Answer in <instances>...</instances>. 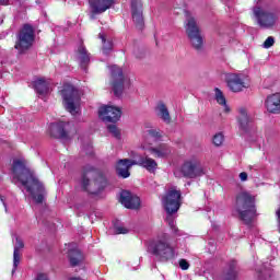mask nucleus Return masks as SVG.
<instances>
[{
    "label": "nucleus",
    "mask_w": 280,
    "mask_h": 280,
    "mask_svg": "<svg viewBox=\"0 0 280 280\" xmlns=\"http://www.w3.org/2000/svg\"><path fill=\"white\" fill-rule=\"evenodd\" d=\"M11 174L15 183H21L25 187L27 194H30L36 205H43V200H45V186L30 171L25 158H15L13 160Z\"/></svg>",
    "instance_id": "f257e3e1"
},
{
    "label": "nucleus",
    "mask_w": 280,
    "mask_h": 280,
    "mask_svg": "<svg viewBox=\"0 0 280 280\" xmlns=\"http://www.w3.org/2000/svg\"><path fill=\"white\" fill-rule=\"evenodd\" d=\"M162 205L167 213L166 222L173 231V235L180 237L183 231L176 228V219H174V213H178V209H180V189L176 186L168 188L166 195L162 198Z\"/></svg>",
    "instance_id": "f03ea898"
},
{
    "label": "nucleus",
    "mask_w": 280,
    "mask_h": 280,
    "mask_svg": "<svg viewBox=\"0 0 280 280\" xmlns=\"http://www.w3.org/2000/svg\"><path fill=\"white\" fill-rule=\"evenodd\" d=\"M149 252L155 256L158 261L167 262L178 257L176 246L170 243V234L162 233L153 238L149 244Z\"/></svg>",
    "instance_id": "7ed1b4c3"
},
{
    "label": "nucleus",
    "mask_w": 280,
    "mask_h": 280,
    "mask_svg": "<svg viewBox=\"0 0 280 280\" xmlns=\"http://www.w3.org/2000/svg\"><path fill=\"white\" fill-rule=\"evenodd\" d=\"M108 185L106 176L101 171H97L91 165L83 167L81 187L83 191L97 196L104 191V188Z\"/></svg>",
    "instance_id": "20e7f679"
},
{
    "label": "nucleus",
    "mask_w": 280,
    "mask_h": 280,
    "mask_svg": "<svg viewBox=\"0 0 280 280\" xmlns=\"http://www.w3.org/2000/svg\"><path fill=\"white\" fill-rule=\"evenodd\" d=\"M236 211L247 226L253 224V220L257 218V208L255 207V196L250 192L243 191L236 197Z\"/></svg>",
    "instance_id": "39448f33"
},
{
    "label": "nucleus",
    "mask_w": 280,
    "mask_h": 280,
    "mask_svg": "<svg viewBox=\"0 0 280 280\" xmlns=\"http://www.w3.org/2000/svg\"><path fill=\"white\" fill-rule=\"evenodd\" d=\"M61 95L66 109L72 115H78V113H80L81 101L80 90L75 89L71 84H66L63 85Z\"/></svg>",
    "instance_id": "423d86ee"
},
{
    "label": "nucleus",
    "mask_w": 280,
    "mask_h": 280,
    "mask_svg": "<svg viewBox=\"0 0 280 280\" xmlns=\"http://www.w3.org/2000/svg\"><path fill=\"white\" fill-rule=\"evenodd\" d=\"M174 176L177 178H180V176L185 178H198L199 176H205V168L198 159L192 158L185 161L179 171L175 170Z\"/></svg>",
    "instance_id": "0eeeda50"
},
{
    "label": "nucleus",
    "mask_w": 280,
    "mask_h": 280,
    "mask_svg": "<svg viewBox=\"0 0 280 280\" xmlns=\"http://www.w3.org/2000/svg\"><path fill=\"white\" fill-rule=\"evenodd\" d=\"M110 84L113 86L114 95L116 97H121L125 86H130V78L124 74V70L118 66H110Z\"/></svg>",
    "instance_id": "6e6552de"
},
{
    "label": "nucleus",
    "mask_w": 280,
    "mask_h": 280,
    "mask_svg": "<svg viewBox=\"0 0 280 280\" xmlns=\"http://www.w3.org/2000/svg\"><path fill=\"white\" fill-rule=\"evenodd\" d=\"M253 14L257 25L262 30H270L277 25V13L272 12L267 7H254Z\"/></svg>",
    "instance_id": "1a4fd4ad"
},
{
    "label": "nucleus",
    "mask_w": 280,
    "mask_h": 280,
    "mask_svg": "<svg viewBox=\"0 0 280 280\" xmlns=\"http://www.w3.org/2000/svg\"><path fill=\"white\" fill-rule=\"evenodd\" d=\"M50 131L52 137H57V139H61L62 141H70L78 132L73 122L62 121L50 124Z\"/></svg>",
    "instance_id": "9d476101"
},
{
    "label": "nucleus",
    "mask_w": 280,
    "mask_h": 280,
    "mask_svg": "<svg viewBox=\"0 0 280 280\" xmlns=\"http://www.w3.org/2000/svg\"><path fill=\"white\" fill-rule=\"evenodd\" d=\"M34 27L30 24H24L18 35L15 49H18L20 54H23V51H26V49H30V47L34 45Z\"/></svg>",
    "instance_id": "9b49d317"
},
{
    "label": "nucleus",
    "mask_w": 280,
    "mask_h": 280,
    "mask_svg": "<svg viewBox=\"0 0 280 280\" xmlns=\"http://www.w3.org/2000/svg\"><path fill=\"white\" fill-rule=\"evenodd\" d=\"M186 34L195 49H202V35H200V27L196 23V19L188 16L186 20Z\"/></svg>",
    "instance_id": "f8f14e48"
},
{
    "label": "nucleus",
    "mask_w": 280,
    "mask_h": 280,
    "mask_svg": "<svg viewBox=\"0 0 280 280\" xmlns=\"http://www.w3.org/2000/svg\"><path fill=\"white\" fill-rule=\"evenodd\" d=\"M113 5H115V0H89V16L91 21H95L97 14H104Z\"/></svg>",
    "instance_id": "ddd939ff"
},
{
    "label": "nucleus",
    "mask_w": 280,
    "mask_h": 280,
    "mask_svg": "<svg viewBox=\"0 0 280 280\" xmlns=\"http://www.w3.org/2000/svg\"><path fill=\"white\" fill-rule=\"evenodd\" d=\"M98 117L102 121L117 124L121 119V108L113 105H104L98 109Z\"/></svg>",
    "instance_id": "4468645a"
},
{
    "label": "nucleus",
    "mask_w": 280,
    "mask_h": 280,
    "mask_svg": "<svg viewBox=\"0 0 280 280\" xmlns=\"http://www.w3.org/2000/svg\"><path fill=\"white\" fill-rule=\"evenodd\" d=\"M238 127L243 135L255 132V129L253 128V117L248 115V112L244 107L238 109Z\"/></svg>",
    "instance_id": "2eb2a0df"
},
{
    "label": "nucleus",
    "mask_w": 280,
    "mask_h": 280,
    "mask_svg": "<svg viewBox=\"0 0 280 280\" xmlns=\"http://www.w3.org/2000/svg\"><path fill=\"white\" fill-rule=\"evenodd\" d=\"M225 82L232 93H240L241 91H244V89H246L244 79H242V75L236 73L225 74Z\"/></svg>",
    "instance_id": "dca6fc26"
},
{
    "label": "nucleus",
    "mask_w": 280,
    "mask_h": 280,
    "mask_svg": "<svg viewBox=\"0 0 280 280\" xmlns=\"http://www.w3.org/2000/svg\"><path fill=\"white\" fill-rule=\"evenodd\" d=\"M131 14L138 30H143V3L141 0H131Z\"/></svg>",
    "instance_id": "f3484780"
},
{
    "label": "nucleus",
    "mask_w": 280,
    "mask_h": 280,
    "mask_svg": "<svg viewBox=\"0 0 280 280\" xmlns=\"http://www.w3.org/2000/svg\"><path fill=\"white\" fill-rule=\"evenodd\" d=\"M119 202L122 203L126 209H139L141 206V199L128 190L120 192Z\"/></svg>",
    "instance_id": "a211bd4d"
},
{
    "label": "nucleus",
    "mask_w": 280,
    "mask_h": 280,
    "mask_svg": "<svg viewBox=\"0 0 280 280\" xmlns=\"http://www.w3.org/2000/svg\"><path fill=\"white\" fill-rule=\"evenodd\" d=\"M66 246L68 250L70 266H80V264L84 261V255L82 254V252H80V249H78V245L75 243H69Z\"/></svg>",
    "instance_id": "6ab92c4d"
},
{
    "label": "nucleus",
    "mask_w": 280,
    "mask_h": 280,
    "mask_svg": "<svg viewBox=\"0 0 280 280\" xmlns=\"http://www.w3.org/2000/svg\"><path fill=\"white\" fill-rule=\"evenodd\" d=\"M137 165V160L122 159L116 164V172L120 178H130V167Z\"/></svg>",
    "instance_id": "aec40b11"
},
{
    "label": "nucleus",
    "mask_w": 280,
    "mask_h": 280,
    "mask_svg": "<svg viewBox=\"0 0 280 280\" xmlns=\"http://www.w3.org/2000/svg\"><path fill=\"white\" fill-rule=\"evenodd\" d=\"M33 86L36 93L40 97H44L45 95H48L49 91H51V81L47 78H37L34 80Z\"/></svg>",
    "instance_id": "412c9836"
},
{
    "label": "nucleus",
    "mask_w": 280,
    "mask_h": 280,
    "mask_svg": "<svg viewBox=\"0 0 280 280\" xmlns=\"http://www.w3.org/2000/svg\"><path fill=\"white\" fill-rule=\"evenodd\" d=\"M136 165H139L140 167H143L147 170V172H150V174H154L156 170H159V163L152 158H149L148 155H139L136 160Z\"/></svg>",
    "instance_id": "4be33fe9"
},
{
    "label": "nucleus",
    "mask_w": 280,
    "mask_h": 280,
    "mask_svg": "<svg viewBox=\"0 0 280 280\" xmlns=\"http://www.w3.org/2000/svg\"><path fill=\"white\" fill-rule=\"evenodd\" d=\"M265 108L272 115H279L280 113V93H273L268 95L265 101Z\"/></svg>",
    "instance_id": "5701e85b"
},
{
    "label": "nucleus",
    "mask_w": 280,
    "mask_h": 280,
    "mask_svg": "<svg viewBox=\"0 0 280 280\" xmlns=\"http://www.w3.org/2000/svg\"><path fill=\"white\" fill-rule=\"evenodd\" d=\"M75 56L81 69L86 73L89 65L91 62V55L89 54V51H86V47L80 44L75 52Z\"/></svg>",
    "instance_id": "b1692460"
},
{
    "label": "nucleus",
    "mask_w": 280,
    "mask_h": 280,
    "mask_svg": "<svg viewBox=\"0 0 280 280\" xmlns=\"http://www.w3.org/2000/svg\"><path fill=\"white\" fill-rule=\"evenodd\" d=\"M148 152L155 156V159H167L172 154V149L166 143H161L158 147H149Z\"/></svg>",
    "instance_id": "393cba45"
},
{
    "label": "nucleus",
    "mask_w": 280,
    "mask_h": 280,
    "mask_svg": "<svg viewBox=\"0 0 280 280\" xmlns=\"http://www.w3.org/2000/svg\"><path fill=\"white\" fill-rule=\"evenodd\" d=\"M15 237V244H14V250H13V269L12 275L16 272V268H19V264H21V249L25 247V244L23 243V240L21 237L14 235Z\"/></svg>",
    "instance_id": "a878e982"
},
{
    "label": "nucleus",
    "mask_w": 280,
    "mask_h": 280,
    "mask_svg": "<svg viewBox=\"0 0 280 280\" xmlns=\"http://www.w3.org/2000/svg\"><path fill=\"white\" fill-rule=\"evenodd\" d=\"M155 115L164 121V124H172V116L170 115V109L167 108V105L163 103V101H159L155 105Z\"/></svg>",
    "instance_id": "bb28decb"
},
{
    "label": "nucleus",
    "mask_w": 280,
    "mask_h": 280,
    "mask_svg": "<svg viewBox=\"0 0 280 280\" xmlns=\"http://www.w3.org/2000/svg\"><path fill=\"white\" fill-rule=\"evenodd\" d=\"M224 280H237V261L231 260L228 265V271Z\"/></svg>",
    "instance_id": "cd10ccee"
},
{
    "label": "nucleus",
    "mask_w": 280,
    "mask_h": 280,
    "mask_svg": "<svg viewBox=\"0 0 280 280\" xmlns=\"http://www.w3.org/2000/svg\"><path fill=\"white\" fill-rule=\"evenodd\" d=\"M214 100L217 103L220 104V106H223L225 113H229L231 110L229 108V105L226 104V97L224 96V93H222V90L218 88L214 89Z\"/></svg>",
    "instance_id": "c85d7f7f"
},
{
    "label": "nucleus",
    "mask_w": 280,
    "mask_h": 280,
    "mask_svg": "<svg viewBox=\"0 0 280 280\" xmlns=\"http://www.w3.org/2000/svg\"><path fill=\"white\" fill-rule=\"evenodd\" d=\"M100 38L103 43V54L104 56H108V54H110V51H113V40L108 39L106 40V36H104V34L100 33Z\"/></svg>",
    "instance_id": "c756f323"
},
{
    "label": "nucleus",
    "mask_w": 280,
    "mask_h": 280,
    "mask_svg": "<svg viewBox=\"0 0 280 280\" xmlns=\"http://www.w3.org/2000/svg\"><path fill=\"white\" fill-rule=\"evenodd\" d=\"M262 270L258 271L259 272V280H264V279H270V277H272V267H270V264L265 262L262 265Z\"/></svg>",
    "instance_id": "7c9ffc66"
},
{
    "label": "nucleus",
    "mask_w": 280,
    "mask_h": 280,
    "mask_svg": "<svg viewBox=\"0 0 280 280\" xmlns=\"http://www.w3.org/2000/svg\"><path fill=\"white\" fill-rule=\"evenodd\" d=\"M108 132L115 137V139H121V131L117 128V125H109L107 126Z\"/></svg>",
    "instance_id": "2f4dec72"
},
{
    "label": "nucleus",
    "mask_w": 280,
    "mask_h": 280,
    "mask_svg": "<svg viewBox=\"0 0 280 280\" xmlns=\"http://www.w3.org/2000/svg\"><path fill=\"white\" fill-rule=\"evenodd\" d=\"M114 232L116 235H126L127 233L130 232L126 226L119 225L117 223L114 224Z\"/></svg>",
    "instance_id": "473e14b6"
},
{
    "label": "nucleus",
    "mask_w": 280,
    "mask_h": 280,
    "mask_svg": "<svg viewBox=\"0 0 280 280\" xmlns=\"http://www.w3.org/2000/svg\"><path fill=\"white\" fill-rule=\"evenodd\" d=\"M212 143L217 147L222 145V143H224V135L222 132L214 135L212 138Z\"/></svg>",
    "instance_id": "72a5a7b5"
},
{
    "label": "nucleus",
    "mask_w": 280,
    "mask_h": 280,
    "mask_svg": "<svg viewBox=\"0 0 280 280\" xmlns=\"http://www.w3.org/2000/svg\"><path fill=\"white\" fill-rule=\"evenodd\" d=\"M147 132L148 137H150V139H153V141H159V139H161V132L156 131V129H150Z\"/></svg>",
    "instance_id": "f704fd0d"
},
{
    "label": "nucleus",
    "mask_w": 280,
    "mask_h": 280,
    "mask_svg": "<svg viewBox=\"0 0 280 280\" xmlns=\"http://www.w3.org/2000/svg\"><path fill=\"white\" fill-rule=\"evenodd\" d=\"M275 45V37L269 36L262 44L264 49H270Z\"/></svg>",
    "instance_id": "c9c22d12"
},
{
    "label": "nucleus",
    "mask_w": 280,
    "mask_h": 280,
    "mask_svg": "<svg viewBox=\"0 0 280 280\" xmlns=\"http://www.w3.org/2000/svg\"><path fill=\"white\" fill-rule=\"evenodd\" d=\"M179 268L180 270H189V261L185 258L179 259Z\"/></svg>",
    "instance_id": "e433bc0d"
},
{
    "label": "nucleus",
    "mask_w": 280,
    "mask_h": 280,
    "mask_svg": "<svg viewBox=\"0 0 280 280\" xmlns=\"http://www.w3.org/2000/svg\"><path fill=\"white\" fill-rule=\"evenodd\" d=\"M238 178L240 180H242V183H246V180H248V173L246 172L240 173Z\"/></svg>",
    "instance_id": "4c0bfd02"
},
{
    "label": "nucleus",
    "mask_w": 280,
    "mask_h": 280,
    "mask_svg": "<svg viewBox=\"0 0 280 280\" xmlns=\"http://www.w3.org/2000/svg\"><path fill=\"white\" fill-rule=\"evenodd\" d=\"M209 253H215V241L211 240L208 247Z\"/></svg>",
    "instance_id": "58836bf2"
},
{
    "label": "nucleus",
    "mask_w": 280,
    "mask_h": 280,
    "mask_svg": "<svg viewBox=\"0 0 280 280\" xmlns=\"http://www.w3.org/2000/svg\"><path fill=\"white\" fill-rule=\"evenodd\" d=\"M250 172H259L261 170V166L255 164L249 166Z\"/></svg>",
    "instance_id": "ea45409f"
},
{
    "label": "nucleus",
    "mask_w": 280,
    "mask_h": 280,
    "mask_svg": "<svg viewBox=\"0 0 280 280\" xmlns=\"http://www.w3.org/2000/svg\"><path fill=\"white\" fill-rule=\"evenodd\" d=\"M36 280H49V278L47 277V275L45 273H39L36 278Z\"/></svg>",
    "instance_id": "a19ab883"
},
{
    "label": "nucleus",
    "mask_w": 280,
    "mask_h": 280,
    "mask_svg": "<svg viewBox=\"0 0 280 280\" xmlns=\"http://www.w3.org/2000/svg\"><path fill=\"white\" fill-rule=\"evenodd\" d=\"M0 200L4 207V211L8 213V205H5V200H3V196L0 195Z\"/></svg>",
    "instance_id": "79ce46f5"
},
{
    "label": "nucleus",
    "mask_w": 280,
    "mask_h": 280,
    "mask_svg": "<svg viewBox=\"0 0 280 280\" xmlns=\"http://www.w3.org/2000/svg\"><path fill=\"white\" fill-rule=\"evenodd\" d=\"M0 5H10V0H0Z\"/></svg>",
    "instance_id": "37998d69"
},
{
    "label": "nucleus",
    "mask_w": 280,
    "mask_h": 280,
    "mask_svg": "<svg viewBox=\"0 0 280 280\" xmlns=\"http://www.w3.org/2000/svg\"><path fill=\"white\" fill-rule=\"evenodd\" d=\"M70 280H82V278H70Z\"/></svg>",
    "instance_id": "c03bdc74"
},
{
    "label": "nucleus",
    "mask_w": 280,
    "mask_h": 280,
    "mask_svg": "<svg viewBox=\"0 0 280 280\" xmlns=\"http://www.w3.org/2000/svg\"><path fill=\"white\" fill-rule=\"evenodd\" d=\"M2 38H5V35H3V36H2V35H0V40H1Z\"/></svg>",
    "instance_id": "a18cd8bd"
},
{
    "label": "nucleus",
    "mask_w": 280,
    "mask_h": 280,
    "mask_svg": "<svg viewBox=\"0 0 280 280\" xmlns=\"http://www.w3.org/2000/svg\"><path fill=\"white\" fill-rule=\"evenodd\" d=\"M223 1V3H226V1H229V0H222Z\"/></svg>",
    "instance_id": "49530a36"
}]
</instances>
